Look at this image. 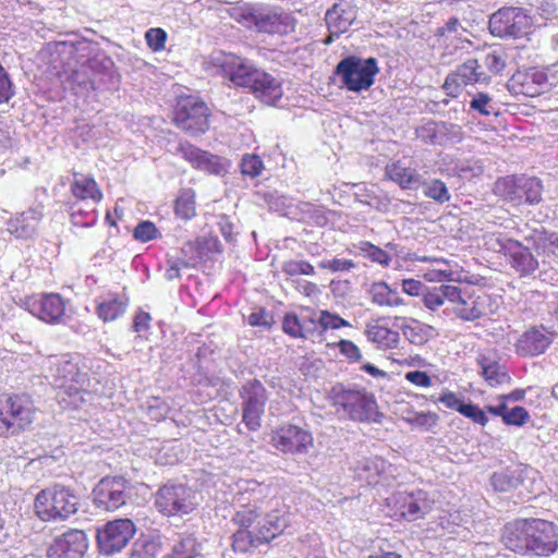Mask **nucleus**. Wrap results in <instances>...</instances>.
Masks as SVG:
<instances>
[{
    "label": "nucleus",
    "mask_w": 558,
    "mask_h": 558,
    "mask_svg": "<svg viewBox=\"0 0 558 558\" xmlns=\"http://www.w3.org/2000/svg\"><path fill=\"white\" fill-rule=\"evenodd\" d=\"M210 65L216 74L247 88L264 104L275 106L282 98V78L257 68L246 58L219 51L211 54Z\"/></svg>",
    "instance_id": "1"
},
{
    "label": "nucleus",
    "mask_w": 558,
    "mask_h": 558,
    "mask_svg": "<svg viewBox=\"0 0 558 558\" xmlns=\"http://www.w3.org/2000/svg\"><path fill=\"white\" fill-rule=\"evenodd\" d=\"M24 310H9L0 314V332L13 340L24 341L25 312L48 324H60L65 316V300L59 293H44L27 296Z\"/></svg>",
    "instance_id": "2"
},
{
    "label": "nucleus",
    "mask_w": 558,
    "mask_h": 558,
    "mask_svg": "<svg viewBox=\"0 0 558 558\" xmlns=\"http://www.w3.org/2000/svg\"><path fill=\"white\" fill-rule=\"evenodd\" d=\"M49 377L57 389L58 403L63 409H77L88 393V375L83 372L77 361L69 355H53L47 359Z\"/></svg>",
    "instance_id": "3"
},
{
    "label": "nucleus",
    "mask_w": 558,
    "mask_h": 558,
    "mask_svg": "<svg viewBox=\"0 0 558 558\" xmlns=\"http://www.w3.org/2000/svg\"><path fill=\"white\" fill-rule=\"evenodd\" d=\"M231 19L241 25L269 34H288L293 31V19L284 12L258 4L241 3L229 9Z\"/></svg>",
    "instance_id": "4"
},
{
    "label": "nucleus",
    "mask_w": 558,
    "mask_h": 558,
    "mask_svg": "<svg viewBox=\"0 0 558 558\" xmlns=\"http://www.w3.org/2000/svg\"><path fill=\"white\" fill-rule=\"evenodd\" d=\"M78 497L64 486H52L39 492L34 508L43 521H65L77 512Z\"/></svg>",
    "instance_id": "5"
},
{
    "label": "nucleus",
    "mask_w": 558,
    "mask_h": 558,
    "mask_svg": "<svg viewBox=\"0 0 558 558\" xmlns=\"http://www.w3.org/2000/svg\"><path fill=\"white\" fill-rule=\"evenodd\" d=\"M35 407L28 396H0V437L17 435L34 421Z\"/></svg>",
    "instance_id": "6"
},
{
    "label": "nucleus",
    "mask_w": 558,
    "mask_h": 558,
    "mask_svg": "<svg viewBox=\"0 0 558 558\" xmlns=\"http://www.w3.org/2000/svg\"><path fill=\"white\" fill-rule=\"evenodd\" d=\"M378 73V62L373 57H345L335 70V74L341 82V87L354 93L368 90L374 85L375 76Z\"/></svg>",
    "instance_id": "7"
},
{
    "label": "nucleus",
    "mask_w": 558,
    "mask_h": 558,
    "mask_svg": "<svg viewBox=\"0 0 558 558\" xmlns=\"http://www.w3.org/2000/svg\"><path fill=\"white\" fill-rule=\"evenodd\" d=\"M494 192L514 206L537 205L542 202L543 184L535 177L508 175L495 182Z\"/></svg>",
    "instance_id": "8"
},
{
    "label": "nucleus",
    "mask_w": 558,
    "mask_h": 558,
    "mask_svg": "<svg viewBox=\"0 0 558 558\" xmlns=\"http://www.w3.org/2000/svg\"><path fill=\"white\" fill-rule=\"evenodd\" d=\"M329 398L338 412L342 411L354 421H368L376 410V401L372 395L364 390L345 388L341 384L331 388Z\"/></svg>",
    "instance_id": "9"
},
{
    "label": "nucleus",
    "mask_w": 558,
    "mask_h": 558,
    "mask_svg": "<svg viewBox=\"0 0 558 558\" xmlns=\"http://www.w3.org/2000/svg\"><path fill=\"white\" fill-rule=\"evenodd\" d=\"M154 504L160 513L173 517L193 512L198 501L196 493L189 486L168 482L156 492Z\"/></svg>",
    "instance_id": "10"
},
{
    "label": "nucleus",
    "mask_w": 558,
    "mask_h": 558,
    "mask_svg": "<svg viewBox=\"0 0 558 558\" xmlns=\"http://www.w3.org/2000/svg\"><path fill=\"white\" fill-rule=\"evenodd\" d=\"M532 24V17L525 9L502 7L490 15L488 28L495 37L517 39L526 36L531 31Z\"/></svg>",
    "instance_id": "11"
},
{
    "label": "nucleus",
    "mask_w": 558,
    "mask_h": 558,
    "mask_svg": "<svg viewBox=\"0 0 558 558\" xmlns=\"http://www.w3.org/2000/svg\"><path fill=\"white\" fill-rule=\"evenodd\" d=\"M451 311L463 322H475L494 315L498 310V300L486 292H466L456 287Z\"/></svg>",
    "instance_id": "12"
},
{
    "label": "nucleus",
    "mask_w": 558,
    "mask_h": 558,
    "mask_svg": "<svg viewBox=\"0 0 558 558\" xmlns=\"http://www.w3.org/2000/svg\"><path fill=\"white\" fill-rule=\"evenodd\" d=\"M387 500L395 513L409 522L425 518L435 506L434 495L424 489L398 492Z\"/></svg>",
    "instance_id": "13"
},
{
    "label": "nucleus",
    "mask_w": 558,
    "mask_h": 558,
    "mask_svg": "<svg viewBox=\"0 0 558 558\" xmlns=\"http://www.w3.org/2000/svg\"><path fill=\"white\" fill-rule=\"evenodd\" d=\"M239 393L242 399V422L248 430L256 432L262 426L268 400L267 390L258 379H251L241 387Z\"/></svg>",
    "instance_id": "14"
},
{
    "label": "nucleus",
    "mask_w": 558,
    "mask_h": 558,
    "mask_svg": "<svg viewBox=\"0 0 558 558\" xmlns=\"http://www.w3.org/2000/svg\"><path fill=\"white\" fill-rule=\"evenodd\" d=\"M77 50H87L92 54L85 62L89 74L94 81V90L117 89L120 83V76L114 66V62L104 51L93 47L90 44H82Z\"/></svg>",
    "instance_id": "15"
},
{
    "label": "nucleus",
    "mask_w": 558,
    "mask_h": 558,
    "mask_svg": "<svg viewBox=\"0 0 558 558\" xmlns=\"http://www.w3.org/2000/svg\"><path fill=\"white\" fill-rule=\"evenodd\" d=\"M492 77L480 64L475 58H470L458 65L445 78L442 89L445 94L451 98H457L463 87L469 85H489Z\"/></svg>",
    "instance_id": "16"
},
{
    "label": "nucleus",
    "mask_w": 558,
    "mask_h": 558,
    "mask_svg": "<svg viewBox=\"0 0 558 558\" xmlns=\"http://www.w3.org/2000/svg\"><path fill=\"white\" fill-rule=\"evenodd\" d=\"M208 108L206 104L196 97L179 99L174 111V123L191 135H199L207 131Z\"/></svg>",
    "instance_id": "17"
},
{
    "label": "nucleus",
    "mask_w": 558,
    "mask_h": 558,
    "mask_svg": "<svg viewBox=\"0 0 558 558\" xmlns=\"http://www.w3.org/2000/svg\"><path fill=\"white\" fill-rule=\"evenodd\" d=\"M135 534V525L130 519L108 522L98 530L97 542L101 554L110 556L122 550Z\"/></svg>",
    "instance_id": "18"
},
{
    "label": "nucleus",
    "mask_w": 558,
    "mask_h": 558,
    "mask_svg": "<svg viewBox=\"0 0 558 558\" xmlns=\"http://www.w3.org/2000/svg\"><path fill=\"white\" fill-rule=\"evenodd\" d=\"M271 442L284 453L305 454L313 447V436L305 428L288 424L272 432Z\"/></svg>",
    "instance_id": "19"
},
{
    "label": "nucleus",
    "mask_w": 558,
    "mask_h": 558,
    "mask_svg": "<svg viewBox=\"0 0 558 558\" xmlns=\"http://www.w3.org/2000/svg\"><path fill=\"white\" fill-rule=\"evenodd\" d=\"M128 487L123 477H105L94 488V502L100 509L114 511L126 502Z\"/></svg>",
    "instance_id": "20"
},
{
    "label": "nucleus",
    "mask_w": 558,
    "mask_h": 558,
    "mask_svg": "<svg viewBox=\"0 0 558 558\" xmlns=\"http://www.w3.org/2000/svg\"><path fill=\"white\" fill-rule=\"evenodd\" d=\"M529 554L549 556L558 549V530L549 521L530 519Z\"/></svg>",
    "instance_id": "21"
},
{
    "label": "nucleus",
    "mask_w": 558,
    "mask_h": 558,
    "mask_svg": "<svg viewBox=\"0 0 558 558\" xmlns=\"http://www.w3.org/2000/svg\"><path fill=\"white\" fill-rule=\"evenodd\" d=\"M88 539L82 530H69L53 538L47 549L48 558H83Z\"/></svg>",
    "instance_id": "22"
},
{
    "label": "nucleus",
    "mask_w": 558,
    "mask_h": 558,
    "mask_svg": "<svg viewBox=\"0 0 558 558\" xmlns=\"http://www.w3.org/2000/svg\"><path fill=\"white\" fill-rule=\"evenodd\" d=\"M357 16V9L350 0H339L325 14V21L329 31V38L326 44L332 41L333 37L349 31Z\"/></svg>",
    "instance_id": "23"
},
{
    "label": "nucleus",
    "mask_w": 558,
    "mask_h": 558,
    "mask_svg": "<svg viewBox=\"0 0 558 558\" xmlns=\"http://www.w3.org/2000/svg\"><path fill=\"white\" fill-rule=\"evenodd\" d=\"M476 363L480 374L489 387H498L511 381L509 371L495 353H481Z\"/></svg>",
    "instance_id": "24"
},
{
    "label": "nucleus",
    "mask_w": 558,
    "mask_h": 558,
    "mask_svg": "<svg viewBox=\"0 0 558 558\" xmlns=\"http://www.w3.org/2000/svg\"><path fill=\"white\" fill-rule=\"evenodd\" d=\"M555 335L544 328L533 327L519 338L515 344L517 352L522 356L539 355L551 344Z\"/></svg>",
    "instance_id": "25"
},
{
    "label": "nucleus",
    "mask_w": 558,
    "mask_h": 558,
    "mask_svg": "<svg viewBox=\"0 0 558 558\" xmlns=\"http://www.w3.org/2000/svg\"><path fill=\"white\" fill-rule=\"evenodd\" d=\"M513 84L521 86L520 93L534 97L547 90L553 83L549 82L548 74L543 69L530 68L524 72H518L511 78Z\"/></svg>",
    "instance_id": "26"
},
{
    "label": "nucleus",
    "mask_w": 558,
    "mask_h": 558,
    "mask_svg": "<svg viewBox=\"0 0 558 558\" xmlns=\"http://www.w3.org/2000/svg\"><path fill=\"white\" fill-rule=\"evenodd\" d=\"M530 520H515L505 525L501 535L502 544L510 550L529 554Z\"/></svg>",
    "instance_id": "27"
},
{
    "label": "nucleus",
    "mask_w": 558,
    "mask_h": 558,
    "mask_svg": "<svg viewBox=\"0 0 558 558\" xmlns=\"http://www.w3.org/2000/svg\"><path fill=\"white\" fill-rule=\"evenodd\" d=\"M41 218V208H29L8 221V231L17 239H28L35 234Z\"/></svg>",
    "instance_id": "28"
},
{
    "label": "nucleus",
    "mask_w": 558,
    "mask_h": 558,
    "mask_svg": "<svg viewBox=\"0 0 558 558\" xmlns=\"http://www.w3.org/2000/svg\"><path fill=\"white\" fill-rule=\"evenodd\" d=\"M381 319L371 320L365 326V336L369 342L379 350H391L398 348L400 335L397 330L383 325Z\"/></svg>",
    "instance_id": "29"
},
{
    "label": "nucleus",
    "mask_w": 558,
    "mask_h": 558,
    "mask_svg": "<svg viewBox=\"0 0 558 558\" xmlns=\"http://www.w3.org/2000/svg\"><path fill=\"white\" fill-rule=\"evenodd\" d=\"M312 312L310 314L296 315L295 313H287L282 320V330L292 338H301L314 342L317 331L314 329Z\"/></svg>",
    "instance_id": "30"
},
{
    "label": "nucleus",
    "mask_w": 558,
    "mask_h": 558,
    "mask_svg": "<svg viewBox=\"0 0 558 558\" xmlns=\"http://www.w3.org/2000/svg\"><path fill=\"white\" fill-rule=\"evenodd\" d=\"M74 202L97 205L102 199V192L93 177L74 173L70 186Z\"/></svg>",
    "instance_id": "31"
},
{
    "label": "nucleus",
    "mask_w": 558,
    "mask_h": 558,
    "mask_svg": "<svg viewBox=\"0 0 558 558\" xmlns=\"http://www.w3.org/2000/svg\"><path fill=\"white\" fill-rule=\"evenodd\" d=\"M96 303L98 317L102 322H112L124 314L129 299L125 294L109 292L98 296Z\"/></svg>",
    "instance_id": "32"
},
{
    "label": "nucleus",
    "mask_w": 558,
    "mask_h": 558,
    "mask_svg": "<svg viewBox=\"0 0 558 558\" xmlns=\"http://www.w3.org/2000/svg\"><path fill=\"white\" fill-rule=\"evenodd\" d=\"M510 245V252L507 256L509 257L511 267L521 277L533 275L539 266L537 258L532 254L529 247L524 246L519 241Z\"/></svg>",
    "instance_id": "33"
},
{
    "label": "nucleus",
    "mask_w": 558,
    "mask_h": 558,
    "mask_svg": "<svg viewBox=\"0 0 558 558\" xmlns=\"http://www.w3.org/2000/svg\"><path fill=\"white\" fill-rule=\"evenodd\" d=\"M289 515L286 507L274 509L263 520L258 529L257 541L269 542L281 534L289 525Z\"/></svg>",
    "instance_id": "34"
},
{
    "label": "nucleus",
    "mask_w": 558,
    "mask_h": 558,
    "mask_svg": "<svg viewBox=\"0 0 558 558\" xmlns=\"http://www.w3.org/2000/svg\"><path fill=\"white\" fill-rule=\"evenodd\" d=\"M385 174L402 190H415L422 184V175L417 170L404 166L401 161L387 165Z\"/></svg>",
    "instance_id": "35"
},
{
    "label": "nucleus",
    "mask_w": 558,
    "mask_h": 558,
    "mask_svg": "<svg viewBox=\"0 0 558 558\" xmlns=\"http://www.w3.org/2000/svg\"><path fill=\"white\" fill-rule=\"evenodd\" d=\"M387 466H390V464L383 458L371 457L356 461L353 470L359 481L366 485H375L378 483L380 475L386 472Z\"/></svg>",
    "instance_id": "36"
},
{
    "label": "nucleus",
    "mask_w": 558,
    "mask_h": 558,
    "mask_svg": "<svg viewBox=\"0 0 558 558\" xmlns=\"http://www.w3.org/2000/svg\"><path fill=\"white\" fill-rule=\"evenodd\" d=\"M452 124L427 120L415 129L416 138L427 145H444L448 141V135Z\"/></svg>",
    "instance_id": "37"
},
{
    "label": "nucleus",
    "mask_w": 558,
    "mask_h": 558,
    "mask_svg": "<svg viewBox=\"0 0 558 558\" xmlns=\"http://www.w3.org/2000/svg\"><path fill=\"white\" fill-rule=\"evenodd\" d=\"M434 267L427 269L424 278L430 282H464L463 271L457 263L452 266L451 262L446 259H435Z\"/></svg>",
    "instance_id": "38"
},
{
    "label": "nucleus",
    "mask_w": 558,
    "mask_h": 558,
    "mask_svg": "<svg viewBox=\"0 0 558 558\" xmlns=\"http://www.w3.org/2000/svg\"><path fill=\"white\" fill-rule=\"evenodd\" d=\"M312 318L314 323L313 327L318 333L314 337V342L324 341V336L328 330H338L343 327H351V324L348 320L327 310L312 312Z\"/></svg>",
    "instance_id": "39"
},
{
    "label": "nucleus",
    "mask_w": 558,
    "mask_h": 558,
    "mask_svg": "<svg viewBox=\"0 0 558 558\" xmlns=\"http://www.w3.org/2000/svg\"><path fill=\"white\" fill-rule=\"evenodd\" d=\"M523 472V469L519 466L495 472L490 477V484L497 492H510L522 484Z\"/></svg>",
    "instance_id": "40"
},
{
    "label": "nucleus",
    "mask_w": 558,
    "mask_h": 558,
    "mask_svg": "<svg viewBox=\"0 0 558 558\" xmlns=\"http://www.w3.org/2000/svg\"><path fill=\"white\" fill-rule=\"evenodd\" d=\"M456 293V286L441 284L425 290L423 293V303L430 311H437L447 301L450 305Z\"/></svg>",
    "instance_id": "41"
},
{
    "label": "nucleus",
    "mask_w": 558,
    "mask_h": 558,
    "mask_svg": "<svg viewBox=\"0 0 558 558\" xmlns=\"http://www.w3.org/2000/svg\"><path fill=\"white\" fill-rule=\"evenodd\" d=\"M372 302L378 306L396 307L403 304V300L396 290L384 281L374 282L369 288Z\"/></svg>",
    "instance_id": "42"
},
{
    "label": "nucleus",
    "mask_w": 558,
    "mask_h": 558,
    "mask_svg": "<svg viewBox=\"0 0 558 558\" xmlns=\"http://www.w3.org/2000/svg\"><path fill=\"white\" fill-rule=\"evenodd\" d=\"M96 206L90 203L72 202L69 207L72 223L82 228L93 227L98 220Z\"/></svg>",
    "instance_id": "43"
},
{
    "label": "nucleus",
    "mask_w": 558,
    "mask_h": 558,
    "mask_svg": "<svg viewBox=\"0 0 558 558\" xmlns=\"http://www.w3.org/2000/svg\"><path fill=\"white\" fill-rule=\"evenodd\" d=\"M356 191L354 192V198L356 202L368 205L379 211H387L390 206V198L387 194L376 193L372 187H367L365 184L355 185Z\"/></svg>",
    "instance_id": "44"
},
{
    "label": "nucleus",
    "mask_w": 558,
    "mask_h": 558,
    "mask_svg": "<svg viewBox=\"0 0 558 558\" xmlns=\"http://www.w3.org/2000/svg\"><path fill=\"white\" fill-rule=\"evenodd\" d=\"M401 331L410 343L422 345L430 338L433 328L416 319H409L401 325Z\"/></svg>",
    "instance_id": "45"
},
{
    "label": "nucleus",
    "mask_w": 558,
    "mask_h": 558,
    "mask_svg": "<svg viewBox=\"0 0 558 558\" xmlns=\"http://www.w3.org/2000/svg\"><path fill=\"white\" fill-rule=\"evenodd\" d=\"M534 247L538 254L543 253L558 258V233L545 230L536 232L534 235Z\"/></svg>",
    "instance_id": "46"
},
{
    "label": "nucleus",
    "mask_w": 558,
    "mask_h": 558,
    "mask_svg": "<svg viewBox=\"0 0 558 558\" xmlns=\"http://www.w3.org/2000/svg\"><path fill=\"white\" fill-rule=\"evenodd\" d=\"M354 247L361 256L373 263L388 266L391 262V257L386 251L368 241H361Z\"/></svg>",
    "instance_id": "47"
},
{
    "label": "nucleus",
    "mask_w": 558,
    "mask_h": 558,
    "mask_svg": "<svg viewBox=\"0 0 558 558\" xmlns=\"http://www.w3.org/2000/svg\"><path fill=\"white\" fill-rule=\"evenodd\" d=\"M217 245V240H206L204 238H198L195 241H189L184 243L181 248V254L184 255L187 259L195 258L196 265L203 258L205 248L210 250L211 246L216 247Z\"/></svg>",
    "instance_id": "48"
},
{
    "label": "nucleus",
    "mask_w": 558,
    "mask_h": 558,
    "mask_svg": "<svg viewBox=\"0 0 558 558\" xmlns=\"http://www.w3.org/2000/svg\"><path fill=\"white\" fill-rule=\"evenodd\" d=\"M69 81L75 93L94 90V81L86 62L81 63L78 68L72 71Z\"/></svg>",
    "instance_id": "49"
},
{
    "label": "nucleus",
    "mask_w": 558,
    "mask_h": 558,
    "mask_svg": "<svg viewBox=\"0 0 558 558\" xmlns=\"http://www.w3.org/2000/svg\"><path fill=\"white\" fill-rule=\"evenodd\" d=\"M201 544L193 535H185L173 545L172 553L178 558H195L201 554Z\"/></svg>",
    "instance_id": "50"
},
{
    "label": "nucleus",
    "mask_w": 558,
    "mask_h": 558,
    "mask_svg": "<svg viewBox=\"0 0 558 558\" xmlns=\"http://www.w3.org/2000/svg\"><path fill=\"white\" fill-rule=\"evenodd\" d=\"M469 106L470 110L484 117L497 114L496 105L487 93L480 92L474 94Z\"/></svg>",
    "instance_id": "51"
},
{
    "label": "nucleus",
    "mask_w": 558,
    "mask_h": 558,
    "mask_svg": "<svg viewBox=\"0 0 558 558\" xmlns=\"http://www.w3.org/2000/svg\"><path fill=\"white\" fill-rule=\"evenodd\" d=\"M178 150L182 157L192 165L193 168L198 170L209 155L208 151L202 150L190 143H181L178 147Z\"/></svg>",
    "instance_id": "52"
},
{
    "label": "nucleus",
    "mask_w": 558,
    "mask_h": 558,
    "mask_svg": "<svg viewBox=\"0 0 558 558\" xmlns=\"http://www.w3.org/2000/svg\"><path fill=\"white\" fill-rule=\"evenodd\" d=\"M424 195L432 198L440 204H444L450 199V193L446 184L441 180H432L429 182H423Z\"/></svg>",
    "instance_id": "53"
},
{
    "label": "nucleus",
    "mask_w": 558,
    "mask_h": 558,
    "mask_svg": "<svg viewBox=\"0 0 558 558\" xmlns=\"http://www.w3.org/2000/svg\"><path fill=\"white\" fill-rule=\"evenodd\" d=\"M484 241L488 250L507 256L510 252V244H513L517 240L507 238L501 233H489L485 235Z\"/></svg>",
    "instance_id": "54"
},
{
    "label": "nucleus",
    "mask_w": 558,
    "mask_h": 558,
    "mask_svg": "<svg viewBox=\"0 0 558 558\" xmlns=\"http://www.w3.org/2000/svg\"><path fill=\"white\" fill-rule=\"evenodd\" d=\"M259 512L256 506L246 505L239 509L232 518L240 530H248L258 518Z\"/></svg>",
    "instance_id": "55"
},
{
    "label": "nucleus",
    "mask_w": 558,
    "mask_h": 558,
    "mask_svg": "<svg viewBox=\"0 0 558 558\" xmlns=\"http://www.w3.org/2000/svg\"><path fill=\"white\" fill-rule=\"evenodd\" d=\"M240 168L243 175L256 178L262 174L264 162L259 156L246 154L241 159Z\"/></svg>",
    "instance_id": "56"
},
{
    "label": "nucleus",
    "mask_w": 558,
    "mask_h": 558,
    "mask_svg": "<svg viewBox=\"0 0 558 558\" xmlns=\"http://www.w3.org/2000/svg\"><path fill=\"white\" fill-rule=\"evenodd\" d=\"M282 272L287 276L293 277L299 275L313 276L315 275V268L312 264L306 260L290 259L282 263Z\"/></svg>",
    "instance_id": "57"
},
{
    "label": "nucleus",
    "mask_w": 558,
    "mask_h": 558,
    "mask_svg": "<svg viewBox=\"0 0 558 558\" xmlns=\"http://www.w3.org/2000/svg\"><path fill=\"white\" fill-rule=\"evenodd\" d=\"M159 546L151 541H137L133 544L130 558H157Z\"/></svg>",
    "instance_id": "58"
},
{
    "label": "nucleus",
    "mask_w": 558,
    "mask_h": 558,
    "mask_svg": "<svg viewBox=\"0 0 558 558\" xmlns=\"http://www.w3.org/2000/svg\"><path fill=\"white\" fill-rule=\"evenodd\" d=\"M175 214L183 218L190 219L195 215V202L193 195L187 192L182 193L175 201Z\"/></svg>",
    "instance_id": "59"
},
{
    "label": "nucleus",
    "mask_w": 558,
    "mask_h": 558,
    "mask_svg": "<svg viewBox=\"0 0 558 558\" xmlns=\"http://www.w3.org/2000/svg\"><path fill=\"white\" fill-rule=\"evenodd\" d=\"M133 236L137 241L148 242L160 238L161 234L151 221L145 220L134 228Z\"/></svg>",
    "instance_id": "60"
},
{
    "label": "nucleus",
    "mask_w": 558,
    "mask_h": 558,
    "mask_svg": "<svg viewBox=\"0 0 558 558\" xmlns=\"http://www.w3.org/2000/svg\"><path fill=\"white\" fill-rule=\"evenodd\" d=\"M256 537L257 535H254L250 530L236 531L233 534V549L241 553L247 551L252 546L255 545V542L259 543Z\"/></svg>",
    "instance_id": "61"
},
{
    "label": "nucleus",
    "mask_w": 558,
    "mask_h": 558,
    "mask_svg": "<svg viewBox=\"0 0 558 558\" xmlns=\"http://www.w3.org/2000/svg\"><path fill=\"white\" fill-rule=\"evenodd\" d=\"M318 267L330 270L331 272H348L354 269L356 264L352 259L335 257L332 259L320 260Z\"/></svg>",
    "instance_id": "62"
},
{
    "label": "nucleus",
    "mask_w": 558,
    "mask_h": 558,
    "mask_svg": "<svg viewBox=\"0 0 558 558\" xmlns=\"http://www.w3.org/2000/svg\"><path fill=\"white\" fill-rule=\"evenodd\" d=\"M530 418L531 416L527 410L523 407L517 405L510 410H507V413L504 415V423L506 425L520 427L527 423Z\"/></svg>",
    "instance_id": "63"
},
{
    "label": "nucleus",
    "mask_w": 558,
    "mask_h": 558,
    "mask_svg": "<svg viewBox=\"0 0 558 558\" xmlns=\"http://www.w3.org/2000/svg\"><path fill=\"white\" fill-rule=\"evenodd\" d=\"M483 65L487 70L485 72L492 76L502 72L506 61L497 51H489L483 58Z\"/></svg>",
    "instance_id": "64"
}]
</instances>
